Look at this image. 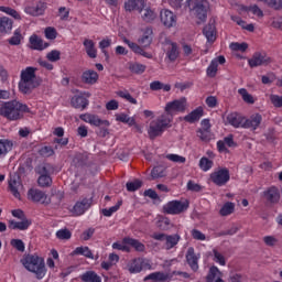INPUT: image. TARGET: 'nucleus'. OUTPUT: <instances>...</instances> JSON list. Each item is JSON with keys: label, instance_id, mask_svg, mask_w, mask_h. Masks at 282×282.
I'll list each match as a JSON object with an SVG mask.
<instances>
[{"label": "nucleus", "instance_id": "53", "mask_svg": "<svg viewBox=\"0 0 282 282\" xmlns=\"http://www.w3.org/2000/svg\"><path fill=\"white\" fill-rule=\"evenodd\" d=\"M262 3H265L268 8H272V10H282V0H258Z\"/></svg>", "mask_w": 282, "mask_h": 282}, {"label": "nucleus", "instance_id": "9", "mask_svg": "<svg viewBox=\"0 0 282 282\" xmlns=\"http://www.w3.org/2000/svg\"><path fill=\"white\" fill-rule=\"evenodd\" d=\"M127 268L130 274H140L142 270H151V263L144 258H134L128 263Z\"/></svg>", "mask_w": 282, "mask_h": 282}, {"label": "nucleus", "instance_id": "34", "mask_svg": "<svg viewBox=\"0 0 282 282\" xmlns=\"http://www.w3.org/2000/svg\"><path fill=\"white\" fill-rule=\"evenodd\" d=\"M86 257V259H94V252L87 246L76 247L72 252V257Z\"/></svg>", "mask_w": 282, "mask_h": 282}, {"label": "nucleus", "instance_id": "36", "mask_svg": "<svg viewBox=\"0 0 282 282\" xmlns=\"http://www.w3.org/2000/svg\"><path fill=\"white\" fill-rule=\"evenodd\" d=\"M203 34L207 39L208 43L217 41V30L215 29V24H207L204 26Z\"/></svg>", "mask_w": 282, "mask_h": 282}, {"label": "nucleus", "instance_id": "17", "mask_svg": "<svg viewBox=\"0 0 282 282\" xmlns=\"http://www.w3.org/2000/svg\"><path fill=\"white\" fill-rule=\"evenodd\" d=\"M246 117L239 112H230L226 117V121L230 127H234V129H243Z\"/></svg>", "mask_w": 282, "mask_h": 282}, {"label": "nucleus", "instance_id": "25", "mask_svg": "<svg viewBox=\"0 0 282 282\" xmlns=\"http://www.w3.org/2000/svg\"><path fill=\"white\" fill-rule=\"evenodd\" d=\"M70 105L72 107H74V109H82L83 111L84 109H87L89 100L85 98L83 93H80L79 95L73 96V98L70 99Z\"/></svg>", "mask_w": 282, "mask_h": 282}, {"label": "nucleus", "instance_id": "38", "mask_svg": "<svg viewBox=\"0 0 282 282\" xmlns=\"http://www.w3.org/2000/svg\"><path fill=\"white\" fill-rule=\"evenodd\" d=\"M39 186L47 187L52 185V176L47 172V167H42L40 177L37 178Z\"/></svg>", "mask_w": 282, "mask_h": 282}, {"label": "nucleus", "instance_id": "58", "mask_svg": "<svg viewBox=\"0 0 282 282\" xmlns=\"http://www.w3.org/2000/svg\"><path fill=\"white\" fill-rule=\"evenodd\" d=\"M166 174L164 173V167L158 165L154 166L151 171L152 180H160V177H164Z\"/></svg>", "mask_w": 282, "mask_h": 282}, {"label": "nucleus", "instance_id": "21", "mask_svg": "<svg viewBox=\"0 0 282 282\" xmlns=\"http://www.w3.org/2000/svg\"><path fill=\"white\" fill-rule=\"evenodd\" d=\"M186 261L193 272H197L199 270V257L195 254V248H188L186 253Z\"/></svg>", "mask_w": 282, "mask_h": 282}, {"label": "nucleus", "instance_id": "47", "mask_svg": "<svg viewBox=\"0 0 282 282\" xmlns=\"http://www.w3.org/2000/svg\"><path fill=\"white\" fill-rule=\"evenodd\" d=\"M0 12H4L9 17H12L15 21H21V13L10 7H0Z\"/></svg>", "mask_w": 282, "mask_h": 282}, {"label": "nucleus", "instance_id": "27", "mask_svg": "<svg viewBox=\"0 0 282 282\" xmlns=\"http://www.w3.org/2000/svg\"><path fill=\"white\" fill-rule=\"evenodd\" d=\"M141 8H147L144 0H128L124 2V10L127 12H133V10L140 12Z\"/></svg>", "mask_w": 282, "mask_h": 282}, {"label": "nucleus", "instance_id": "45", "mask_svg": "<svg viewBox=\"0 0 282 282\" xmlns=\"http://www.w3.org/2000/svg\"><path fill=\"white\" fill-rule=\"evenodd\" d=\"M116 95L119 98H122L123 100H127V102H130V105H138V99L133 98V96H131V94L129 93V90H118L116 93Z\"/></svg>", "mask_w": 282, "mask_h": 282}, {"label": "nucleus", "instance_id": "30", "mask_svg": "<svg viewBox=\"0 0 282 282\" xmlns=\"http://www.w3.org/2000/svg\"><path fill=\"white\" fill-rule=\"evenodd\" d=\"M169 279H171V275L169 273H164L162 271H156V272L148 274L143 279V281L164 282V281H169Z\"/></svg>", "mask_w": 282, "mask_h": 282}, {"label": "nucleus", "instance_id": "50", "mask_svg": "<svg viewBox=\"0 0 282 282\" xmlns=\"http://www.w3.org/2000/svg\"><path fill=\"white\" fill-rule=\"evenodd\" d=\"M238 94L241 96L242 100L248 105H254V97L248 93V89L240 88L238 89Z\"/></svg>", "mask_w": 282, "mask_h": 282}, {"label": "nucleus", "instance_id": "23", "mask_svg": "<svg viewBox=\"0 0 282 282\" xmlns=\"http://www.w3.org/2000/svg\"><path fill=\"white\" fill-rule=\"evenodd\" d=\"M204 117V108L202 106L197 107L196 109L192 110L187 113L183 120L188 122L189 124H195V122H199Z\"/></svg>", "mask_w": 282, "mask_h": 282}, {"label": "nucleus", "instance_id": "42", "mask_svg": "<svg viewBox=\"0 0 282 282\" xmlns=\"http://www.w3.org/2000/svg\"><path fill=\"white\" fill-rule=\"evenodd\" d=\"M150 89L151 91H160V89H163L164 91H171V84H164L160 80H154L150 83Z\"/></svg>", "mask_w": 282, "mask_h": 282}, {"label": "nucleus", "instance_id": "4", "mask_svg": "<svg viewBox=\"0 0 282 282\" xmlns=\"http://www.w3.org/2000/svg\"><path fill=\"white\" fill-rule=\"evenodd\" d=\"M36 67L28 66L21 70L19 90L21 94H32V89H35L36 85Z\"/></svg>", "mask_w": 282, "mask_h": 282}, {"label": "nucleus", "instance_id": "16", "mask_svg": "<svg viewBox=\"0 0 282 282\" xmlns=\"http://www.w3.org/2000/svg\"><path fill=\"white\" fill-rule=\"evenodd\" d=\"M91 206V199L89 198H84L79 202H77L70 213L75 216V217H80V215H85V213H87V210H89V207Z\"/></svg>", "mask_w": 282, "mask_h": 282}, {"label": "nucleus", "instance_id": "62", "mask_svg": "<svg viewBox=\"0 0 282 282\" xmlns=\"http://www.w3.org/2000/svg\"><path fill=\"white\" fill-rule=\"evenodd\" d=\"M107 47H111V40L106 39L99 42V50L105 54L106 58H109V53L106 51Z\"/></svg>", "mask_w": 282, "mask_h": 282}, {"label": "nucleus", "instance_id": "3", "mask_svg": "<svg viewBox=\"0 0 282 282\" xmlns=\"http://www.w3.org/2000/svg\"><path fill=\"white\" fill-rule=\"evenodd\" d=\"M22 265L29 272L35 274L36 279H43L47 272L45 260L36 254H28L21 260Z\"/></svg>", "mask_w": 282, "mask_h": 282}, {"label": "nucleus", "instance_id": "15", "mask_svg": "<svg viewBox=\"0 0 282 282\" xmlns=\"http://www.w3.org/2000/svg\"><path fill=\"white\" fill-rule=\"evenodd\" d=\"M226 64V57L224 55H219L212 59L209 66L206 69V74L209 78H215L217 76V72L219 70V65Z\"/></svg>", "mask_w": 282, "mask_h": 282}, {"label": "nucleus", "instance_id": "48", "mask_svg": "<svg viewBox=\"0 0 282 282\" xmlns=\"http://www.w3.org/2000/svg\"><path fill=\"white\" fill-rule=\"evenodd\" d=\"M23 34H21V28L14 30L13 35L9 39V45H21Z\"/></svg>", "mask_w": 282, "mask_h": 282}, {"label": "nucleus", "instance_id": "59", "mask_svg": "<svg viewBox=\"0 0 282 282\" xmlns=\"http://www.w3.org/2000/svg\"><path fill=\"white\" fill-rule=\"evenodd\" d=\"M230 50L232 52H246V50H248V43L246 42H242V43H239V42H232L230 45H229Z\"/></svg>", "mask_w": 282, "mask_h": 282}, {"label": "nucleus", "instance_id": "41", "mask_svg": "<svg viewBox=\"0 0 282 282\" xmlns=\"http://www.w3.org/2000/svg\"><path fill=\"white\" fill-rule=\"evenodd\" d=\"M198 166L200 169V171H203L204 173H208V171H210V169H213V166H215V162H213V160L203 156L199 160Z\"/></svg>", "mask_w": 282, "mask_h": 282}, {"label": "nucleus", "instance_id": "51", "mask_svg": "<svg viewBox=\"0 0 282 282\" xmlns=\"http://www.w3.org/2000/svg\"><path fill=\"white\" fill-rule=\"evenodd\" d=\"M217 274H219V276H223L221 271H219V268H217L216 265H213L209 269V273L206 276V282H214L215 279H217Z\"/></svg>", "mask_w": 282, "mask_h": 282}, {"label": "nucleus", "instance_id": "11", "mask_svg": "<svg viewBox=\"0 0 282 282\" xmlns=\"http://www.w3.org/2000/svg\"><path fill=\"white\" fill-rule=\"evenodd\" d=\"M79 118L80 120H83V122H87L93 127H110L111 126L109 120L100 119L98 115L84 113V115H80Z\"/></svg>", "mask_w": 282, "mask_h": 282}, {"label": "nucleus", "instance_id": "7", "mask_svg": "<svg viewBox=\"0 0 282 282\" xmlns=\"http://www.w3.org/2000/svg\"><path fill=\"white\" fill-rule=\"evenodd\" d=\"M273 63L272 57L268 55L265 51H258L253 53L252 57L248 59L249 67H268V65H271Z\"/></svg>", "mask_w": 282, "mask_h": 282}, {"label": "nucleus", "instance_id": "14", "mask_svg": "<svg viewBox=\"0 0 282 282\" xmlns=\"http://www.w3.org/2000/svg\"><path fill=\"white\" fill-rule=\"evenodd\" d=\"M261 122H263V116H261V113L259 112H256L249 118L245 117V123L242 126V129H251V131H257V129L261 127Z\"/></svg>", "mask_w": 282, "mask_h": 282}, {"label": "nucleus", "instance_id": "6", "mask_svg": "<svg viewBox=\"0 0 282 282\" xmlns=\"http://www.w3.org/2000/svg\"><path fill=\"white\" fill-rule=\"evenodd\" d=\"M151 239H154V241H165V250H173L180 243L182 237L178 234L166 235L164 232H153Z\"/></svg>", "mask_w": 282, "mask_h": 282}, {"label": "nucleus", "instance_id": "12", "mask_svg": "<svg viewBox=\"0 0 282 282\" xmlns=\"http://www.w3.org/2000/svg\"><path fill=\"white\" fill-rule=\"evenodd\" d=\"M160 19L165 28H175L177 25V15L169 9L161 10Z\"/></svg>", "mask_w": 282, "mask_h": 282}, {"label": "nucleus", "instance_id": "31", "mask_svg": "<svg viewBox=\"0 0 282 282\" xmlns=\"http://www.w3.org/2000/svg\"><path fill=\"white\" fill-rule=\"evenodd\" d=\"M139 13L141 14L142 21L145 23H152V21L158 19V14L151 8L143 7L139 10Z\"/></svg>", "mask_w": 282, "mask_h": 282}, {"label": "nucleus", "instance_id": "22", "mask_svg": "<svg viewBox=\"0 0 282 282\" xmlns=\"http://www.w3.org/2000/svg\"><path fill=\"white\" fill-rule=\"evenodd\" d=\"M99 78L100 75L94 69H86L82 74V83H84V85H96Z\"/></svg>", "mask_w": 282, "mask_h": 282}, {"label": "nucleus", "instance_id": "46", "mask_svg": "<svg viewBox=\"0 0 282 282\" xmlns=\"http://www.w3.org/2000/svg\"><path fill=\"white\" fill-rule=\"evenodd\" d=\"M196 135L202 142H210L213 140V132L210 130L198 129Z\"/></svg>", "mask_w": 282, "mask_h": 282}, {"label": "nucleus", "instance_id": "18", "mask_svg": "<svg viewBox=\"0 0 282 282\" xmlns=\"http://www.w3.org/2000/svg\"><path fill=\"white\" fill-rule=\"evenodd\" d=\"M28 199H30V202H34V204H45L47 194L39 188H30L28 191Z\"/></svg>", "mask_w": 282, "mask_h": 282}, {"label": "nucleus", "instance_id": "52", "mask_svg": "<svg viewBox=\"0 0 282 282\" xmlns=\"http://www.w3.org/2000/svg\"><path fill=\"white\" fill-rule=\"evenodd\" d=\"M120 206H122V200H118L117 204L110 208L102 209L104 217H111L113 213H118V210H120Z\"/></svg>", "mask_w": 282, "mask_h": 282}, {"label": "nucleus", "instance_id": "43", "mask_svg": "<svg viewBox=\"0 0 282 282\" xmlns=\"http://www.w3.org/2000/svg\"><path fill=\"white\" fill-rule=\"evenodd\" d=\"M129 69L131 74L141 75V74H144V72H147V65H143L138 62H132L129 64Z\"/></svg>", "mask_w": 282, "mask_h": 282}, {"label": "nucleus", "instance_id": "13", "mask_svg": "<svg viewBox=\"0 0 282 282\" xmlns=\"http://www.w3.org/2000/svg\"><path fill=\"white\" fill-rule=\"evenodd\" d=\"M195 15L198 19V24L204 23L208 19V1L200 0L194 7Z\"/></svg>", "mask_w": 282, "mask_h": 282}, {"label": "nucleus", "instance_id": "57", "mask_svg": "<svg viewBox=\"0 0 282 282\" xmlns=\"http://www.w3.org/2000/svg\"><path fill=\"white\" fill-rule=\"evenodd\" d=\"M56 238L61 239L62 241H67V240L72 239V231H69V229H67V228L59 229L56 231Z\"/></svg>", "mask_w": 282, "mask_h": 282}, {"label": "nucleus", "instance_id": "29", "mask_svg": "<svg viewBox=\"0 0 282 282\" xmlns=\"http://www.w3.org/2000/svg\"><path fill=\"white\" fill-rule=\"evenodd\" d=\"M153 42V29L147 28L143 32V35L138 40L141 47H149Z\"/></svg>", "mask_w": 282, "mask_h": 282}, {"label": "nucleus", "instance_id": "44", "mask_svg": "<svg viewBox=\"0 0 282 282\" xmlns=\"http://www.w3.org/2000/svg\"><path fill=\"white\" fill-rule=\"evenodd\" d=\"M232 213H235V203L232 202L225 203L219 210L221 217H228V215H232Z\"/></svg>", "mask_w": 282, "mask_h": 282}, {"label": "nucleus", "instance_id": "5", "mask_svg": "<svg viewBox=\"0 0 282 282\" xmlns=\"http://www.w3.org/2000/svg\"><path fill=\"white\" fill-rule=\"evenodd\" d=\"M188 206H191L188 200H170L163 205V213L165 215H182L188 210Z\"/></svg>", "mask_w": 282, "mask_h": 282}, {"label": "nucleus", "instance_id": "8", "mask_svg": "<svg viewBox=\"0 0 282 282\" xmlns=\"http://www.w3.org/2000/svg\"><path fill=\"white\" fill-rule=\"evenodd\" d=\"M210 180L216 186H226L230 182V170L220 167L210 174Z\"/></svg>", "mask_w": 282, "mask_h": 282}, {"label": "nucleus", "instance_id": "24", "mask_svg": "<svg viewBox=\"0 0 282 282\" xmlns=\"http://www.w3.org/2000/svg\"><path fill=\"white\" fill-rule=\"evenodd\" d=\"M264 198L269 204H279L281 199V193L276 186H271L263 193Z\"/></svg>", "mask_w": 282, "mask_h": 282}, {"label": "nucleus", "instance_id": "32", "mask_svg": "<svg viewBox=\"0 0 282 282\" xmlns=\"http://www.w3.org/2000/svg\"><path fill=\"white\" fill-rule=\"evenodd\" d=\"M13 25L14 21H12V19L8 17H0V34H10Z\"/></svg>", "mask_w": 282, "mask_h": 282}, {"label": "nucleus", "instance_id": "63", "mask_svg": "<svg viewBox=\"0 0 282 282\" xmlns=\"http://www.w3.org/2000/svg\"><path fill=\"white\" fill-rule=\"evenodd\" d=\"M270 102L275 107L276 109H281L282 107V96L271 94L270 95Z\"/></svg>", "mask_w": 282, "mask_h": 282}, {"label": "nucleus", "instance_id": "10", "mask_svg": "<svg viewBox=\"0 0 282 282\" xmlns=\"http://www.w3.org/2000/svg\"><path fill=\"white\" fill-rule=\"evenodd\" d=\"M47 4L43 0H34L32 6H26L24 8L25 14H30V17H43L45 14V10Z\"/></svg>", "mask_w": 282, "mask_h": 282}, {"label": "nucleus", "instance_id": "2", "mask_svg": "<svg viewBox=\"0 0 282 282\" xmlns=\"http://www.w3.org/2000/svg\"><path fill=\"white\" fill-rule=\"evenodd\" d=\"M31 111L28 105L17 100L4 101L0 106V116L11 122L23 119V116L31 113Z\"/></svg>", "mask_w": 282, "mask_h": 282}, {"label": "nucleus", "instance_id": "26", "mask_svg": "<svg viewBox=\"0 0 282 282\" xmlns=\"http://www.w3.org/2000/svg\"><path fill=\"white\" fill-rule=\"evenodd\" d=\"M32 226V220L23 219L21 221H17L14 219L9 220V230H28Z\"/></svg>", "mask_w": 282, "mask_h": 282}, {"label": "nucleus", "instance_id": "35", "mask_svg": "<svg viewBox=\"0 0 282 282\" xmlns=\"http://www.w3.org/2000/svg\"><path fill=\"white\" fill-rule=\"evenodd\" d=\"M166 58H169L170 63H175L177 58H180V47H177V43L172 42L166 51Z\"/></svg>", "mask_w": 282, "mask_h": 282}, {"label": "nucleus", "instance_id": "19", "mask_svg": "<svg viewBox=\"0 0 282 282\" xmlns=\"http://www.w3.org/2000/svg\"><path fill=\"white\" fill-rule=\"evenodd\" d=\"M29 43L31 45V50H36L37 52H43V50H47V47H50V43L43 41V39L36 34L30 36Z\"/></svg>", "mask_w": 282, "mask_h": 282}, {"label": "nucleus", "instance_id": "28", "mask_svg": "<svg viewBox=\"0 0 282 282\" xmlns=\"http://www.w3.org/2000/svg\"><path fill=\"white\" fill-rule=\"evenodd\" d=\"M83 45L89 58H96L98 56V50L96 48L94 40L86 39L84 40Z\"/></svg>", "mask_w": 282, "mask_h": 282}, {"label": "nucleus", "instance_id": "40", "mask_svg": "<svg viewBox=\"0 0 282 282\" xmlns=\"http://www.w3.org/2000/svg\"><path fill=\"white\" fill-rule=\"evenodd\" d=\"M12 147H14V143L8 139H0V158H4V155H8L9 151H12Z\"/></svg>", "mask_w": 282, "mask_h": 282}, {"label": "nucleus", "instance_id": "39", "mask_svg": "<svg viewBox=\"0 0 282 282\" xmlns=\"http://www.w3.org/2000/svg\"><path fill=\"white\" fill-rule=\"evenodd\" d=\"M21 181L17 178H11L9 181V191L15 197V199H21V193L19 192V188H21Z\"/></svg>", "mask_w": 282, "mask_h": 282}, {"label": "nucleus", "instance_id": "55", "mask_svg": "<svg viewBox=\"0 0 282 282\" xmlns=\"http://www.w3.org/2000/svg\"><path fill=\"white\" fill-rule=\"evenodd\" d=\"M41 158H52L54 155V148L52 145H44L37 151Z\"/></svg>", "mask_w": 282, "mask_h": 282}, {"label": "nucleus", "instance_id": "54", "mask_svg": "<svg viewBox=\"0 0 282 282\" xmlns=\"http://www.w3.org/2000/svg\"><path fill=\"white\" fill-rule=\"evenodd\" d=\"M44 36L48 41H55V39L58 36V31L54 26H47L44 30Z\"/></svg>", "mask_w": 282, "mask_h": 282}, {"label": "nucleus", "instance_id": "1", "mask_svg": "<svg viewBox=\"0 0 282 282\" xmlns=\"http://www.w3.org/2000/svg\"><path fill=\"white\" fill-rule=\"evenodd\" d=\"M164 111V113L150 122L148 128L150 140L160 138V135H162L166 129H171V123L173 122V113H184L186 111V97L169 101L165 105Z\"/></svg>", "mask_w": 282, "mask_h": 282}, {"label": "nucleus", "instance_id": "61", "mask_svg": "<svg viewBox=\"0 0 282 282\" xmlns=\"http://www.w3.org/2000/svg\"><path fill=\"white\" fill-rule=\"evenodd\" d=\"M10 243H11L12 248L18 250V252H25V242H23V240H21V239H11Z\"/></svg>", "mask_w": 282, "mask_h": 282}, {"label": "nucleus", "instance_id": "37", "mask_svg": "<svg viewBox=\"0 0 282 282\" xmlns=\"http://www.w3.org/2000/svg\"><path fill=\"white\" fill-rule=\"evenodd\" d=\"M82 282H102V278L96 271H86L79 275Z\"/></svg>", "mask_w": 282, "mask_h": 282}, {"label": "nucleus", "instance_id": "60", "mask_svg": "<svg viewBox=\"0 0 282 282\" xmlns=\"http://www.w3.org/2000/svg\"><path fill=\"white\" fill-rule=\"evenodd\" d=\"M213 260L215 261V263H218V265H226V258L224 257V254H221V252H219L217 249H213Z\"/></svg>", "mask_w": 282, "mask_h": 282}, {"label": "nucleus", "instance_id": "64", "mask_svg": "<svg viewBox=\"0 0 282 282\" xmlns=\"http://www.w3.org/2000/svg\"><path fill=\"white\" fill-rule=\"evenodd\" d=\"M47 61L56 63L61 58V51L53 50L46 54Z\"/></svg>", "mask_w": 282, "mask_h": 282}, {"label": "nucleus", "instance_id": "56", "mask_svg": "<svg viewBox=\"0 0 282 282\" xmlns=\"http://www.w3.org/2000/svg\"><path fill=\"white\" fill-rule=\"evenodd\" d=\"M245 11L252 12L254 17H258V19H263V10H261V8H259L257 4L245 7Z\"/></svg>", "mask_w": 282, "mask_h": 282}, {"label": "nucleus", "instance_id": "49", "mask_svg": "<svg viewBox=\"0 0 282 282\" xmlns=\"http://www.w3.org/2000/svg\"><path fill=\"white\" fill-rule=\"evenodd\" d=\"M126 188L128 193H135V191H140V188H142V181L134 180L132 182H128L126 184Z\"/></svg>", "mask_w": 282, "mask_h": 282}, {"label": "nucleus", "instance_id": "20", "mask_svg": "<svg viewBox=\"0 0 282 282\" xmlns=\"http://www.w3.org/2000/svg\"><path fill=\"white\" fill-rule=\"evenodd\" d=\"M123 43H126V45H128V47H130V50L134 54H139L140 56H143L144 58H153V54L149 53V52H145V50L142 48V46H140L138 43L131 42L127 37L123 39Z\"/></svg>", "mask_w": 282, "mask_h": 282}, {"label": "nucleus", "instance_id": "33", "mask_svg": "<svg viewBox=\"0 0 282 282\" xmlns=\"http://www.w3.org/2000/svg\"><path fill=\"white\" fill-rule=\"evenodd\" d=\"M123 243L127 246H131V248H134L137 252H144L147 250V247L144 243L140 242V240L131 238V237H124L122 239Z\"/></svg>", "mask_w": 282, "mask_h": 282}]
</instances>
